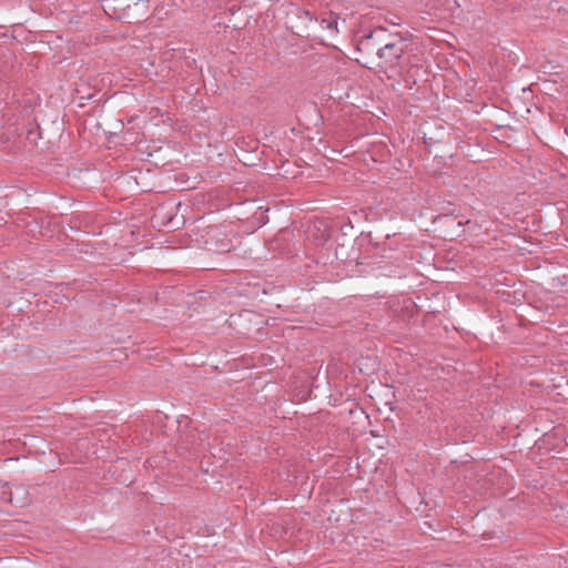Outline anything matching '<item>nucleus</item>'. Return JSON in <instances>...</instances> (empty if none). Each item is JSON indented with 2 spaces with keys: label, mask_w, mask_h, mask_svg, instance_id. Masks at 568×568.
Instances as JSON below:
<instances>
[{
  "label": "nucleus",
  "mask_w": 568,
  "mask_h": 568,
  "mask_svg": "<svg viewBox=\"0 0 568 568\" xmlns=\"http://www.w3.org/2000/svg\"><path fill=\"white\" fill-rule=\"evenodd\" d=\"M333 24H334V26H336V21H334V22H331V21H329V22L327 23V27H328V28H331V27H333Z\"/></svg>",
  "instance_id": "4"
},
{
  "label": "nucleus",
  "mask_w": 568,
  "mask_h": 568,
  "mask_svg": "<svg viewBox=\"0 0 568 568\" xmlns=\"http://www.w3.org/2000/svg\"><path fill=\"white\" fill-rule=\"evenodd\" d=\"M149 0H142V2H148ZM122 2L124 3V6L126 8H130L131 6H136L139 4V2H141V0H122Z\"/></svg>",
  "instance_id": "3"
},
{
  "label": "nucleus",
  "mask_w": 568,
  "mask_h": 568,
  "mask_svg": "<svg viewBox=\"0 0 568 568\" xmlns=\"http://www.w3.org/2000/svg\"><path fill=\"white\" fill-rule=\"evenodd\" d=\"M230 248H231V243H229V242L227 243H222L221 245H219L216 247V252H219V253L229 252Z\"/></svg>",
  "instance_id": "2"
},
{
  "label": "nucleus",
  "mask_w": 568,
  "mask_h": 568,
  "mask_svg": "<svg viewBox=\"0 0 568 568\" xmlns=\"http://www.w3.org/2000/svg\"><path fill=\"white\" fill-rule=\"evenodd\" d=\"M377 47V68L387 73L388 78L399 75L403 70V58L406 51L405 40L398 34H388L383 27L375 28L358 41L359 50Z\"/></svg>",
  "instance_id": "1"
}]
</instances>
